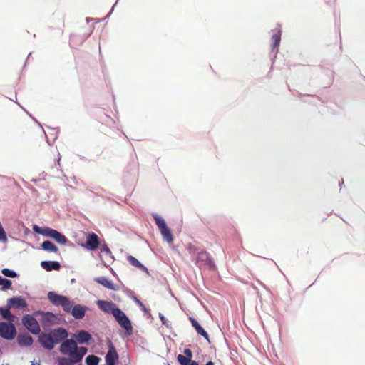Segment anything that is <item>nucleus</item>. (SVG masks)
<instances>
[{
    "label": "nucleus",
    "mask_w": 365,
    "mask_h": 365,
    "mask_svg": "<svg viewBox=\"0 0 365 365\" xmlns=\"http://www.w3.org/2000/svg\"><path fill=\"white\" fill-rule=\"evenodd\" d=\"M47 297L54 306H61L65 312L71 313L75 319H82L88 308L82 304H75L64 295L57 294L56 292H48Z\"/></svg>",
    "instance_id": "f257e3e1"
},
{
    "label": "nucleus",
    "mask_w": 365,
    "mask_h": 365,
    "mask_svg": "<svg viewBox=\"0 0 365 365\" xmlns=\"http://www.w3.org/2000/svg\"><path fill=\"white\" fill-rule=\"evenodd\" d=\"M68 337V331L63 327H58L47 332H41L38 336V342L43 348L52 350L56 345L61 344Z\"/></svg>",
    "instance_id": "f03ea898"
},
{
    "label": "nucleus",
    "mask_w": 365,
    "mask_h": 365,
    "mask_svg": "<svg viewBox=\"0 0 365 365\" xmlns=\"http://www.w3.org/2000/svg\"><path fill=\"white\" fill-rule=\"evenodd\" d=\"M152 217L154 219L155 224L158 227L163 239L168 243L173 242V235L169 227L167 226L165 220L157 213H153Z\"/></svg>",
    "instance_id": "7ed1b4c3"
},
{
    "label": "nucleus",
    "mask_w": 365,
    "mask_h": 365,
    "mask_svg": "<svg viewBox=\"0 0 365 365\" xmlns=\"http://www.w3.org/2000/svg\"><path fill=\"white\" fill-rule=\"evenodd\" d=\"M113 317L119 325L125 331V334L128 336L132 335L133 327L131 322L120 308L115 312Z\"/></svg>",
    "instance_id": "20e7f679"
},
{
    "label": "nucleus",
    "mask_w": 365,
    "mask_h": 365,
    "mask_svg": "<svg viewBox=\"0 0 365 365\" xmlns=\"http://www.w3.org/2000/svg\"><path fill=\"white\" fill-rule=\"evenodd\" d=\"M17 331L13 322H0V336L6 340H12L16 336Z\"/></svg>",
    "instance_id": "39448f33"
},
{
    "label": "nucleus",
    "mask_w": 365,
    "mask_h": 365,
    "mask_svg": "<svg viewBox=\"0 0 365 365\" xmlns=\"http://www.w3.org/2000/svg\"><path fill=\"white\" fill-rule=\"evenodd\" d=\"M23 325L31 334L40 335L41 328L36 319L31 314H25L21 319Z\"/></svg>",
    "instance_id": "423d86ee"
},
{
    "label": "nucleus",
    "mask_w": 365,
    "mask_h": 365,
    "mask_svg": "<svg viewBox=\"0 0 365 365\" xmlns=\"http://www.w3.org/2000/svg\"><path fill=\"white\" fill-rule=\"evenodd\" d=\"M77 349V342L73 339H66L59 346V351L68 356H73Z\"/></svg>",
    "instance_id": "0eeeda50"
},
{
    "label": "nucleus",
    "mask_w": 365,
    "mask_h": 365,
    "mask_svg": "<svg viewBox=\"0 0 365 365\" xmlns=\"http://www.w3.org/2000/svg\"><path fill=\"white\" fill-rule=\"evenodd\" d=\"M96 304L101 310L113 316L119 308L114 302L106 300H98Z\"/></svg>",
    "instance_id": "6e6552de"
},
{
    "label": "nucleus",
    "mask_w": 365,
    "mask_h": 365,
    "mask_svg": "<svg viewBox=\"0 0 365 365\" xmlns=\"http://www.w3.org/2000/svg\"><path fill=\"white\" fill-rule=\"evenodd\" d=\"M36 314H43L42 317V325L44 329H48L55 324L56 319V315L51 312H42L40 311L36 312Z\"/></svg>",
    "instance_id": "1a4fd4ad"
},
{
    "label": "nucleus",
    "mask_w": 365,
    "mask_h": 365,
    "mask_svg": "<svg viewBox=\"0 0 365 365\" xmlns=\"http://www.w3.org/2000/svg\"><path fill=\"white\" fill-rule=\"evenodd\" d=\"M100 245V240L98 236L94 232H90L87 237L83 247L88 250H95L98 248Z\"/></svg>",
    "instance_id": "9d476101"
},
{
    "label": "nucleus",
    "mask_w": 365,
    "mask_h": 365,
    "mask_svg": "<svg viewBox=\"0 0 365 365\" xmlns=\"http://www.w3.org/2000/svg\"><path fill=\"white\" fill-rule=\"evenodd\" d=\"M73 338L77 342V344H88L92 340V335L86 330H78L74 334Z\"/></svg>",
    "instance_id": "9b49d317"
},
{
    "label": "nucleus",
    "mask_w": 365,
    "mask_h": 365,
    "mask_svg": "<svg viewBox=\"0 0 365 365\" xmlns=\"http://www.w3.org/2000/svg\"><path fill=\"white\" fill-rule=\"evenodd\" d=\"M197 263L200 265H207L210 269L215 267L214 261L210 257V255L205 251H201L199 252L197 258Z\"/></svg>",
    "instance_id": "f8f14e48"
},
{
    "label": "nucleus",
    "mask_w": 365,
    "mask_h": 365,
    "mask_svg": "<svg viewBox=\"0 0 365 365\" xmlns=\"http://www.w3.org/2000/svg\"><path fill=\"white\" fill-rule=\"evenodd\" d=\"M108 351L106 355L105 360L106 364H116L119 359V355L117 353L113 343L109 341H108Z\"/></svg>",
    "instance_id": "ddd939ff"
},
{
    "label": "nucleus",
    "mask_w": 365,
    "mask_h": 365,
    "mask_svg": "<svg viewBox=\"0 0 365 365\" xmlns=\"http://www.w3.org/2000/svg\"><path fill=\"white\" fill-rule=\"evenodd\" d=\"M32 230L36 234L50 237L51 239L56 231V230L53 228L48 227H40L37 225H33Z\"/></svg>",
    "instance_id": "4468645a"
},
{
    "label": "nucleus",
    "mask_w": 365,
    "mask_h": 365,
    "mask_svg": "<svg viewBox=\"0 0 365 365\" xmlns=\"http://www.w3.org/2000/svg\"><path fill=\"white\" fill-rule=\"evenodd\" d=\"M7 302L11 307L17 309L25 308L28 306V304L22 296L9 298L7 299Z\"/></svg>",
    "instance_id": "2eb2a0df"
},
{
    "label": "nucleus",
    "mask_w": 365,
    "mask_h": 365,
    "mask_svg": "<svg viewBox=\"0 0 365 365\" xmlns=\"http://www.w3.org/2000/svg\"><path fill=\"white\" fill-rule=\"evenodd\" d=\"M94 280L97 283L101 284L102 286H103L104 287H106L108 289L113 290V291L118 290V286L114 284L112 282V281L109 280L106 277H103V276L98 277H96Z\"/></svg>",
    "instance_id": "dca6fc26"
},
{
    "label": "nucleus",
    "mask_w": 365,
    "mask_h": 365,
    "mask_svg": "<svg viewBox=\"0 0 365 365\" xmlns=\"http://www.w3.org/2000/svg\"><path fill=\"white\" fill-rule=\"evenodd\" d=\"M17 342L20 346H29L33 342V338L27 333H20L17 336Z\"/></svg>",
    "instance_id": "f3484780"
},
{
    "label": "nucleus",
    "mask_w": 365,
    "mask_h": 365,
    "mask_svg": "<svg viewBox=\"0 0 365 365\" xmlns=\"http://www.w3.org/2000/svg\"><path fill=\"white\" fill-rule=\"evenodd\" d=\"M41 267L47 272L58 271L61 269V264L57 261H42Z\"/></svg>",
    "instance_id": "a211bd4d"
},
{
    "label": "nucleus",
    "mask_w": 365,
    "mask_h": 365,
    "mask_svg": "<svg viewBox=\"0 0 365 365\" xmlns=\"http://www.w3.org/2000/svg\"><path fill=\"white\" fill-rule=\"evenodd\" d=\"M11 308V307L9 306V304L7 302L6 306L0 308V314L1 315V317L4 319H5L9 322H13L14 321L15 317L11 312V311H10Z\"/></svg>",
    "instance_id": "6ab92c4d"
},
{
    "label": "nucleus",
    "mask_w": 365,
    "mask_h": 365,
    "mask_svg": "<svg viewBox=\"0 0 365 365\" xmlns=\"http://www.w3.org/2000/svg\"><path fill=\"white\" fill-rule=\"evenodd\" d=\"M189 319L192 324V326L194 327L197 333L199 335L203 336L207 341H209V335L207 332L202 327L199 322L193 317H190Z\"/></svg>",
    "instance_id": "aec40b11"
},
{
    "label": "nucleus",
    "mask_w": 365,
    "mask_h": 365,
    "mask_svg": "<svg viewBox=\"0 0 365 365\" xmlns=\"http://www.w3.org/2000/svg\"><path fill=\"white\" fill-rule=\"evenodd\" d=\"M127 259L131 265L148 274V268L145 267L140 262H139L135 257L132 255H129L127 257Z\"/></svg>",
    "instance_id": "412c9836"
},
{
    "label": "nucleus",
    "mask_w": 365,
    "mask_h": 365,
    "mask_svg": "<svg viewBox=\"0 0 365 365\" xmlns=\"http://www.w3.org/2000/svg\"><path fill=\"white\" fill-rule=\"evenodd\" d=\"M41 249L51 252H57L58 251V247L50 240H45L41 245Z\"/></svg>",
    "instance_id": "4be33fe9"
},
{
    "label": "nucleus",
    "mask_w": 365,
    "mask_h": 365,
    "mask_svg": "<svg viewBox=\"0 0 365 365\" xmlns=\"http://www.w3.org/2000/svg\"><path fill=\"white\" fill-rule=\"evenodd\" d=\"M87 352L88 349L86 347L77 346V349H76V352L73 356L76 358L77 361L81 364L83 358L87 354Z\"/></svg>",
    "instance_id": "5701e85b"
},
{
    "label": "nucleus",
    "mask_w": 365,
    "mask_h": 365,
    "mask_svg": "<svg viewBox=\"0 0 365 365\" xmlns=\"http://www.w3.org/2000/svg\"><path fill=\"white\" fill-rule=\"evenodd\" d=\"M58 365H74L79 364L74 356L58 357L57 359Z\"/></svg>",
    "instance_id": "b1692460"
},
{
    "label": "nucleus",
    "mask_w": 365,
    "mask_h": 365,
    "mask_svg": "<svg viewBox=\"0 0 365 365\" xmlns=\"http://www.w3.org/2000/svg\"><path fill=\"white\" fill-rule=\"evenodd\" d=\"M52 239L62 245H66L68 241L67 237L58 230L56 231Z\"/></svg>",
    "instance_id": "393cba45"
},
{
    "label": "nucleus",
    "mask_w": 365,
    "mask_h": 365,
    "mask_svg": "<svg viewBox=\"0 0 365 365\" xmlns=\"http://www.w3.org/2000/svg\"><path fill=\"white\" fill-rule=\"evenodd\" d=\"M177 360L180 365H199L196 361L185 359L184 355L178 354Z\"/></svg>",
    "instance_id": "a878e982"
},
{
    "label": "nucleus",
    "mask_w": 365,
    "mask_h": 365,
    "mask_svg": "<svg viewBox=\"0 0 365 365\" xmlns=\"http://www.w3.org/2000/svg\"><path fill=\"white\" fill-rule=\"evenodd\" d=\"M101 361V358L93 355H88L85 359V362L87 365H98Z\"/></svg>",
    "instance_id": "bb28decb"
},
{
    "label": "nucleus",
    "mask_w": 365,
    "mask_h": 365,
    "mask_svg": "<svg viewBox=\"0 0 365 365\" xmlns=\"http://www.w3.org/2000/svg\"><path fill=\"white\" fill-rule=\"evenodd\" d=\"M11 285H12L11 280L0 276V286L1 287V290H3V291L8 290V289H11Z\"/></svg>",
    "instance_id": "cd10ccee"
},
{
    "label": "nucleus",
    "mask_w": 365,
    "mask_h": 365,
    "mask_svg": "<svg viewBox=\"0 0 365 365\" xmlns=\"http://www.w3.org/2000/svg\"><path fill=\"white\" fill-rule=\"evenodd\" d=\"M272 39L273 41L272 45V49L277 48L279 46L281 41V31L279 30L277 31V33L274 34L272 36Z\"/></svg>",
    "instance_id": "c85d7f7f"
},
{
    "label": "nucleus",
    "mask_w": 365,
    "mask_h": 365,
    "mask_svg": "<svg viewBox=\"0 0 365 365\" xmlns=\"http://www.w3.org/2000/svg\"><path fill=\"white\" fill-rule=\"evenodd\" d=\"M1 272L4 276L9 278H16L18 277V274L16 272L8 268L2 269Z\"/></svg>",
    "instance_id": "c756f323"
},
{
    "label": "nucleus",
    "mask_w": 365,
    "mask_h": 365,
    "mask_svg": "<svg viewBox=\"0 0 365 365\" xmlns=\"http://www.w3.org/2000/svg\"><path fill=\"white\" fill-rule=\"evenodd\" d=\"M100 250L101 253H105L106 255L108 256L110 259H113L112 252L106 244L102 245Z\"/></svg>",
    "instance_id": "7c9ffc66"
},
{
    "label": "nucleus",
    "mask_w": 365,
    "mask_h": 365,
    "mask_svg": "<svg viewBox=\"0 0 365 365\" xmlns=\"http://www.w3.org/2000/svg\"><path fill=\"white\" fill-rule=\"evenodd\" d=\"M134 300H135V303L140 306V307L141 308L142 311L145 314H148V315L150 316L149 310L146 308V307L144 305V304L140 300H139L137 297H135Z\"/></svg>",
    "instance_id": "2f4dec72"
},
{
    "label": "nucleus",
    "mask_w": 365,
    "mask_h": 365,
    "mask_svg": "<svg viewBox=\"0 0 365 365\" xmlns=\"http://www.w3.org/2000/svg\"><path fill=\"white\" fill-rule=\"evenodd\" d=\"M7 241L6 234L4 231V229L0 222V242H6Z\"/></svg>",
    "instance_id": "473e14b6"
},
{
    "label": "nucleus",
    "mask_w": 365,
    "mask_h": 365,
    "mask_svg": "<svg viewBox=\"0 0 365 365\" xmlns=\"http://www.w3.org/2000/svg\"><path fill=\"white\" fill-rule=\"evenodd\" d=\"M159 318L162 322V324L165 326L167 328L171 327V323L168 322L166 318L164 317V315L162 313H159Z\"/></svg>",
    "instance_id": "72a5a7b5"
},
{
    "label": "nucleus",
    "mask_w": 365,
    "mask_h": 365,
    "mask_svg": "<svg viewBox=\"0 0 365 365\" xmlns=\"http://www.w3.org/2000/svg\"><path fill=\"white\" fill-rule=\"evenodd\" d=\"M184 354H185V359H192V352L190 349H185L184 350Z\"/></svg>",
    "instance_id": "f704fd0d"
},
{
    "label": "nucleus",
    "mask_w": 365,
    "mask_h": 365,
    "mask_svg": "<svg viewBox=\"0 0 365 365\" xmlns=\"http://www.w3.org/2000/svg\"><path fill=\"white\" fill-rule=\"evenodd\" d=\"M31 365H41V362L38 361H35L34 360V361H31Z\"/></svg>",
    "instance_id": "c9c22d12"
},
{
    "label": "nucleus",
    "mask_w": 365,
    "mask_h": 365,
    "mask_svg": "<svg viewBox=\"0 0 365 365\" xmlns=\"http://www.w3.org/2000/svg\"><path fill=\"white\" fill-rule=\"evenodd\" d=\"M116 4H117V2H116V3L113 6L111 11H110L109 12V14L107 15V17H108V16H110V14H111L112 11H113L114 7H115V6L116 5Z\"/></svg>",
    "instance_id": "e433bc0d"
},
{
    "label": "nucleus",
    "mask_w": 365,
    "mask_h": 365,
    "mask_svg": "<svg viewBox=\"0 0 365 365\" xmlns=\"http://www.w3.org/2000/svg\"><path fill=\"white\" fill-rule=\"evenodd\" d=\"M205 365H215V364L212 361H210L207 362Z\"/></svg>",
    "instance_id": "4c0bfd02"
},
{
    "label": "nucleus",
    "mask_w": 365,
    "mask_h": 365,
    "mask_svg": "<svg viewBox=\"0 0 365 365\" xmlns=\"http://www.w3.org/2000/svg\"><path fill=\"white\" fill-rule=\"evenodd\" d=\"M60 160H61V156L59 155V156H58V160H57V163H58V164H59V163H60Z\"/></svg>",
    "instance_id": "58836bf2"
},
{
    "label": "nucleus",
    "mask_w": 365,
    "mask_h": 365,
    "mask_svg": "<svg viewBox=\"0 0 365 365\" xmlns=\"http://www.w3.org/2000/svg\"><path fill=\"white\" fill-rule=\"evenodd\" d=\"M343 183H344V180H342L341 182H339V186L342 185Z\"/></svg>",
    "instance_id": "ea45409f"
},
{
    "label": "nucleus",
    "mask_w": 365,
    "mask_h": 365,
    "mask_svg": "<svg viewBox=\"0 0 365 365\" xmlns=\"http://www.w3.org/2000/svg\"><path fill=\"white\" fill-rule=\"evenodd\" d=\"M116 364H106V365H115Z\"/></svg>",
    "instance_id": "a19ab883"
},
{
    "label": "nucleus",
    "mask_w": 365,
    "mask_h": 365,
    "mask_svg": "<svg viewBox=\"0 0 365 365\" xmlns=\"http://www.w3.org/2000/svg\"><path fill=\"white\" fill-rule=\"evenodd\" d=\"M168 365H170V364H168Z\"/></svg>",
    "instance_id": "79ce46f5"
}]
</instances>
